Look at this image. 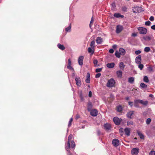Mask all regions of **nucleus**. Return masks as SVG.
Instances as JSON below:
<instances>
[{
  "label": "nucleus",
  "mask_w": 155,
  "mask_h": 155,
  "mask_svg": "<svg viewBox=\"0 0 155 155\" xmlns=\"http://www.w3.org/2000/svg\"><path fill=\"white\" fill-rule=\"evenodd\" d=\"M148 69L149 71H153V69L152 67L150 66L148 67Z\"/></svg>",
  "instance_id": "44"
},
{
  "label": "nucleus",
  "mask_w": 155,
  "mask_h": 155,
  "mask_svg": "<svg viewBox=\"0 0 155 155\" xmlns=\"http://www.w3.org/2000/svg\"><path fill=\"white\" fill-rule=\"evenodd\" d=\"M139 152V149L137 148H133L131 150L132 155H137Z\"/></svg>",
  "instance_id": "6"
},
{
  "label": "nucleus",
  "mask_w": 155,
  "mask_h": 155,
  "mask_svg": "<svg viewBox=\"0 0 155 155\" xmlns=\"http://www.w3.org/2000/svg\"><path fill=\"white\" fill-rule=\"evenodd\" d=\"M73 119L72 118H71L70 119V120L68 124V126L69 127H70L71 126V125L72 122L73 121Z\"/></svg>",
  "instance_id": "40"
},
{
  "label": "nucleus",
  "mask_w": 155,
  "mask_h": 155,
  "mask_svg": "<svg viewBox=\"0 0 155 155\" xmlns=\"http://www.w3.org/2000/svg\"><path fill=\"white\" fill-rule=\"evenodd\" d=\"M117 74L118 77H121L122 75V72L121 71H118L117 72Z\"/></svg>",
  "instance_id": "25"
},
{
  "label": "nucleus",
  "mask_w": 155,
  "mask_h": 155,
  "mask_svg": "<svg viewBox=\"0 0 155 155\" xmlns=\"http://www.w3.org/2000/svg\"><path fill=\"white\" fill-rule=\"evenodd\" d=\"M138 100L139 103L144 106H147L148 104V102L147 101H144L143 100L140 99H138Z\"/></svg>",
  "instance_id": "9"
},
{
  "label": "nucleus",
  "mask_w": 155,
  "mask_h": 155,
  "mask_svg": "<svg viewBox=\"0 0 155 155\" xmlns=\"http://www.w3.org/2000/svg\"><path fill=\"white\" fill-rule=\"evenodd\" d=\"M101 75V74L100 73H98L97 74L95 75V78H99Z\"/></svg>",
  "instance_id": "47"
},
{
  "label": "nucleus",
  "mask_w": 155,
  "mask_h": 155,
  "mask_svg": "<svg viewBox=\"0 0 155 155\" xmlns=\"http://www.w3.org/2000/svg\"><path fill=\"white\" fill-rule=\"evenodd\" d=\"M102 71V68H97L95 70V72L97 73L101 72Z\"/></svg>",
  "instance_id": "43"
},
{
  "label": "nucleus",
  "mask_w": 155,
  "mask_h": 155,
  "mask_svg": "<svg viewBox=\"0 0 155 155\" xmlns=\"http://www.w3.org/2000/svg\"><path fill=\"white\" fill-rule=\"evenodd\" d=\"M76 84L78 86H80L81 85V79L80 78H76L75 79Z\"/></svg>",
  "instance_id": "15"
},
{
  "label": "nucleus",
  "mask_w": 155,
  "mask_h": 155,
  "mask_svg": "<svg viewBox=\"0 0 155 155\" xmlns=\"http://www.w3.org/2000/svg\"><path fill=\"white\" fill-rule=\"evenodd\" d=\"M155 151H151L149 153V155H155Z\"/></svg>",
  "instance_id": "48"
},
{
  "label": "nucleus",
  "mask_w": 155,
  "mask_h": 155,
  "mask_svg": "<svg viewBox=\"0 0 155 155\" xmlns=\"http://www.w3.org/2000/svg\"><path fill=\"white\" fill-rule=\"evenodd\" d=\"M151 121V119L150 118H148L147 119L146 121V124L147 125H148L150 124V123Z\"/></svg>",
  "instance_id": "38"
},
{
  "label": "nucleus",
  "mask_w": 155,
  "mask_h": 155,
  "mask_svg": "<svg viewBox=\"0 0 155 155\" xmlns=\"http://www.w3.org/2000/svg\"><path fill=\"white\" fill-rule=\"evenodd\" d=\"M115 64L113 62L108 63L107 64L106 66L107 67L109 68H112L114 67Z\"/></svg>",
  "instance_id": "18"
},
{
  "label": "nucleus",
  "mask_w": 155,
  "mask_h": 155,
  "mask_svg": "<svg viewBox=\"0 0 155 155\" xmlns=\"http://www.w3.org/2000/svg\"><path fill=\"white\" fill-rule=\"evenodd\" d=\"M145 39L146 40H151V38L149 36H147L146 38H145Z\"/></svg>",
  "instance_id": "52"
},
{
  "label": "nucleus",
  "mask_w": 155,
  "mask_h": 155,
  "mask_svg": "<svg viewBox=\"0 0 155 155\" xmlns=\"http://www.w3.org/2000/svg\"><path fill=\"white\" fill-rule=\"evenodd\" d=\"M87 79L85 80V81L86 83H90V74L89 72H88L87 74Z\"/></svg>",
  "instance_id": "19"
},
{
  "label": "nucleus",
  "mask_w": 155,
  "mask_h": 155,
  "mask_svg": "<svg viewBox=\"0 0 155 155\" xmlns=\"http://www.w3.org/2000/svg\"><path fill=\"white\" fill-rule=\"evenodd\" d=\"M93 63L95 67H98L99 66V65L97 64L98 61L97 60L94 59L93 61Z\"/></svg>",
  "instance_id": "29"
},
{
  "label": "nucleus",
  "mask_w": 155,
  "mask_h": 155,
  "mask_svg": "<svg viewBox=\"0 0 155 155\" xmlns=\"http://www.w3.org/2000/svg\"><path fill=\"white\" fill-rule=\"evenodd\" d=\"M122 10L123 11L126 12L127 11V8L125 6L122 8Z\"/></svg>",
  "instance_id": "46"
},
{
  "label": "nucleus",
  "mask_w": 155,
  "mask_h": 155,
  "mask_svg": "<svg viewBox=\"0 0 155 155\" xmlns=\"http://www.w3.org/2000/svg\"><path fill=\"white\" fill-rule=\"evenodd\" d=\"M95 42L94 40L91 41L90 44V46L92 48H93L95 47L94 45Z\"/></svg>",
  "instance_id": "32"
},
{
  "label": "nucleus",
  "mask_w": 155,
  "mask_h": 155,
  "mask_svg": "<svg viewBox=\"0 0 155 155\" xmlns=\"http://www.w3.org/2000/svg\"><path fill=\"white\" fill-rule=\"evenodd\" d=\"M137 133L138 134V135L140 136V139H144V136L142 134V133H141L139 131H137Z\"/></svg>",
  "instance_id": "21"
},
{
  "label": "nucleus",
  "mask_w": 155,
  "mask_h": 155,
  "mask_svg": "<svg viewBox=\"0 0 155 155\" xmlns=\"http://www.w3.org/2000/svg\"><path fill=\"white\" fill-rule=\"evenodd\" d=\"M149 19L151 21H153L154 20V17L153 16H151L149 18Z\"/></svg>",
  "instance_id": "51"
},
{
  "label": "nucleus",
  "mask_w": 155,
  "mask_h": 155,
  "mask_svg": "<svg viewBox=\"0 0 155 155\" xmlns=\"http://www.w3.org/2000/svg\"><path fill=\"white\" fill-rule=\"evenodd\" d=\"M109 52L110 53H113L114 52V50L113 49H110L109 50Z\"/></svg>",
  "instance_id": "53"
},
{
  "label": "nucleus",
  "mask_w": 155,
  "mask_h": 155,
  "mask_svg": "<svg viewBox=\"0 0 155 155\" xmlns=\"http://www.w3.org/2000/svg\"><path fill=\"white\" fill-rule=\"evenodd\" d=\"M123 27L120 25H118L117 26L116 33L117 34L120 33L123 30Z\"/></svg>",
  "instance_id": "7"
},
{
  "label": "nucleus",
  "mask_w": 155,
  "mask_h": 155,
  "mask_svg": "<svg viewBox=\"0 0 155 155\" xmlns=\"http://www.w3.org/2000/svg\"><path fill=\"white\" fill-rule=\"evenodd\" d=\"M80 97L81 100L82 101H83L84 100V98H83V96L82 94H81L80 95Z\"/></svg>",
  "instance_id": "60"
},
{
  "label": "nucleus",
  "mask_w": 155,
  "mask_h": 155,
  "mask_svg": "<svg viewBox=\"0 0 155 155\" xmlns=\"http://www.w3.org/2000/svg\"><path fill=\"white\" fill-rule=\"evenodd\" d=\"M144 51L146 52H148L150 51V48L149 47H146L144 48Z\"/></svg>",
  "instance_id": "39"
},
{
  "label": "nucleus",
  "mask_w": 155,
  "mask_h": 155,
  "mask_svg": "<svg viewBox=\"0 0 155 155\" xmlns=\"http://www.w3.org/2000/svg\"><path fill=\"white\" fill-rule=\"evenodd\" d=\"M97 134L99 136L100 135L101 132L99 130H97Z\"/></svg>",
  "instance_id": "57"
},
{
  "label": "nucleus",
  "mask_w": 155,
  "mask_h": 155,
  "mask_svg": "<svg viewBox=\"0 0 155 155\" xmlns=\"http://www.w3.org/2000/svg\"><path fill=\"white\" fill-rule=\"evenodd\" d=\"M138 30L141 34H145L147 32V29L143 27H139L138 28Z\"/></svg>",
  "instance_id": "4"
},
{
  "label": "nucleus",
  "mask_w": 155,
  "mask_h": 155,
  "mask_svg": "<svg viewBox=\"0 0 155 155\" xmlns=\"http://www.w3.org/2000/svg\"><path fill=\"white\" fill-rule=\"evenodd\" d=\"M92 103L90 102L89 101L87 103V110L88 111H91L92 109Z\"/></svg>",
  "instance_id": "12"
},
{
  "label": "nucleus",
  "mask_w": 155,
  "mask_h": 155,
  "mask_svg": "<svg viewBox=\"0 0 155 155\" xmlns=\"http://www.w3.org/2000/svg\"><path fill=\"white\" fill-rule=\"evenodd\" d=\"M112 143L114 146L117 147L119 145V141L117 139H114L112 140Z\"/></svg>",
  "instance_id": "5"
},
{
  "label": "nucleus",
  "mask_w": 155,
  "mask_h": 155,
  "mask_svg": "<svg viewBox=\"0 0 155 155\" xmlns=\"http://www.w3.org/2000/svg\"><path fill=\"white\" fill-rule=\"evenodd\" d=\"M129 97H126V100H129Z\"/></svg>",
  "instance_id": "63"
},
{
  "label": "nucleus",
  "mask_w": 155,
  "mask_h": 155,
  "mask_svg": "<svg viewBox=\"0 0 155 155\" xmlns=\"http://www.w3.org/2000/svg\"><path fill=\"white\" fill-rule=\"evenodd\" d=\"M139 64L138 65V68L140 69L141 70L143 69L144 66L142 64Z\"/></svg>",
  "instance_id": "41"
},
{
  "label": "nucleus",
  "mask_w": 155,
  "mask_h": 155,
  "mask_svg": "<svg viewBox=\"0 0 155 155\" xmlns=\"http://www.w3.org/2000/svg\"><path fill=\"white\" fill-rule=\"evenodd\" d=\"M57 46L60 49L62 50H63L65 48L64 47L63 45H62L59 43L58 44Z\"/></svg>",
  "instance_id": "22"
},
{
  "label": "nucleus",
  "mask_w": 155,
  "mask_h": 155,
  "mask_svg": "<svg viewBox=\"0 0 155 155\" xmlns=\"http://www.w3.org/2000/svg\"><path fill=\"white\" fill-rule=\"evenodd\" d=\"M137 36V34L135 33H133L132 34V36L133 37H136Z\"/></svg>",
  "instance_id": "61"
},
{
  "label": "nucleus",
  "mask_w": 155,
  "mask_h": 155,
  "mask_svg": "<svg viewBox=\"0 0 155 155\" xmlns=\"http://www.w3.org/2000/svg\"><path fill=\"white\" fill-rule=\"evenodd\" d=\"M134 111H130L128 112L127 114V117L130 118H132L131 116L134 114Z\"/></svg>",
  "instance_id": "17"
},
{
  "label": "nucleus",
  "mask_w": 155,
  "mask_h": 155,
  "mask_svg": "<svg viewBox=\"0 0 155 155\" xmlns=\"http://www.w3.org/2000/svg\"><path fill=\"white\" fill-rule=\"evenodd\" d=\"M84 57L83 56H80L78 59V62L79 64L80 65H82L83 64V60Z\"/></svg>",
  "instance_id": "11"
},
{
  "label": "nucleus",
  "mask_w": 155,
  "mask_h": 155,
  "mask_svg": "<svg viewBox=\"0 0 155 155\" xmlns=\"http://www.w3.org/2000/svg\"><path fill=\"white\" fill-rule=\"evenodd\" d=\"M151 28L152 29L155 30V25H152V26H151Z\"/></svg>",
  "instance_id": "59"
},
{
  "label": "nucleus",
  "mask_w": 155,
  "mask_h": 155,
  "mask_svg": "<svg viewBox=\"0 0 155 155\" xmlns=\"http://www.w3.org/2000/svg\"><path fill=\"white\" fill-rule=\"evenodd\" d=\"M138 103H139L138 100H135L134 101V106L137 107H139V106L138 105Z\"/></svg>",
  "instance_id": "28"
},
{
  "label": "nucleus",
  "mask_w": 155,
  "mask_h": 155,
  "mask_svg": "<svg viewBox=\"0 0 155 155\" xmlns=\"http://www.w3.org/2000/svg\"><path fill=\"white\" fill-rule=\"evenodd\" d=\"M127 125H128V126H129L130 125H134V123L133 122V121H132L131 120L128 121L127 122Z\"/></svg>",
  "instance_id": "37"
},
{
  "label": "nucleus",
  "mask_w": 155,
  "mask_h": 155,
  "mask_svg": "<svg viewBox=\"0 0 155 155\" xmlns=\"http://www.w3.org/2000/svg\"><path fill=\"white\" fill-rule=\"evenodd\" d=\"M113 121L115 124L119 125L122 121V119L119 118L117 117H115L113 118Z\"/></svg>",
  "instance_id": "3"
},
{
  "label": "nucleus",
  "mask_w": 155,
  "mask_h": 155,
  "mask_svg": "<svg viewBox=\"0 0 155 155\" xmlns=\"http://www.w3.org/2000/svg\"><path fill=\"white\" fill-rule=\"evenodd\" d=\"M114 17H115L116 18H120V17H121V18H123L124 17L123 15H120L119 13H115L114 14Z\"/></svg>",
  "instance_id": "24"
},
{
  "label": "nucleus",
  "mask_w": 155,
  "mask_h": 155,
  "mask_svg": "<svg viewBox=\"0 0 155 155\" xmlns=\"http://www.w3.org/2000/svg\"><path fill=\"white\" fill-rule=\"evenodd\" d=\"M115 56L118 58H120V53L118 51H116L115 52Z\"/></svg>",
  "instance_id": "35"
},
{
  "label": "nucleus",
  "mask_w": 155,
  "mask_h": 155,
  "mask_svg": "<svg viewBox=\"0 0 155 155\" xmlns=\"http://www.w3.org/2000/svg\"><path fill=\"white\" fill-rule=\"evenodd\" d=\"M125 65H124V63L122 62H120L119 64L120 68L122 69L123 70L124 68Z\"/></svg>",
  "instance_id": "26"
},
{
  "label": "nucleus",
  "mask_w": 155,
  "mask_h": 155,
  "mask_svg": "<svg viewBox=\"0 0 155 155\" xmlns=\"http://www.w3.org/2000/svg\"><path fill=\"white\" fill-rule=\"evenodd\" d=\"M88 52L89 53H91V54H93L94 53V51L92 49V48L89 47L88 48Z\"/></svg>",
  "instance_id": "36"
},
{
  "label": "nucleus",
  "mask_w": 155,
  "mask_h": 155,
  "mask_svg": "<svg viewBox=\"0 0 155 155\" xmlns=\"http://www.w3.org/2000/svg\"><path fill=\"white\" fill-rule=\"evenodd\" d=\"M95 41L97 44H101L103 42V39L101 37H99L96 38Z\"/></svg>",
  "instance_id": "8"
},
{
  "label": "nucleus",
  "mask_w": 155,
  "mask_h": 155,
  "mask_svg": "<svg viewBox=\"0 0 155 155\" xmlns=\"http://www.w3.org/2000/svg\"><path fill=\"white\" fill-rule=\"evenodd\" d=\"M80 116L79 114H77L76 116L75 119L76 120L78 119V118H80Z\"/></svg>",
  "instance_id": "56"
},
{
  "label": "nucleus",
  "mask_w": 155,
  "mask_h": 155,
  "mask_svg": "<svg viewBox=\"0 0 155 155\" xmlns=\"http://www.w3.org/2000/svg\"><path fill=\"white\" fill-rule=\"evenodd\" d=\"M72 137L73 135L71 134H70L68 137V142L67 145L66 146H67L66 148L67 149H68L70 146H71V149H73V150L75 148V143L74 141L72 140Z\"/></svg>",
  "instance_id": "1"
},
{
  "label": "nucleus",
  "mask_w": 155,
  "mask_h": 155,
  "mask_svg": "<svg viewBox=\"0 0 155 155\" xmlns=\"http://www.w3.org/2000/svg\"><path fill=\"white\" fill-rule=\"evenodd\" d=\"M143 80L144 82L146 83H148L149 81L148 78L147 76H145L144 77Z\"/></svg>",
  "instance_id": "34"
},
{
  "label": "nucleus",
  "mask_w": 155,
  "mask_h": 155,
  "mask_svg": "<svg viewBox=\"0 0 155 155\" xmlns=\"http://www.w3.org/2000/svg\"><path fill=\"white\" fill-rule=\"evenodd\" d=\"M71 24H70V25H69V26L66 28H65V31L68 32H70L71 31Z\"/></svg>",
  "instance_id": "33"
},
{
  "label": "nucleus",
  "mask_w": 155,
  "mask_h": 155,
  "mask_svg": "<svg viewBox=\"0 0 155 155\" xmlns=\"http://www.w3.org/2000/svg\"><path fill=\"white\" fill-rule=\"evenodd\" d=\"M149 97H153V96L152 94H150L149 95Z\"/></svg>",
  "instance_id": "62"
},
{
  "label": "nucleus",
  "mask_w": 155,
  "mask_h": 155,
  "mask_svg": "<svg viewBox=\"0 0 155 155\" xmlns=\"http://www.w3.org/2000/svg\"><path fill=\"white\" fill-rule=\"evenodd\" d=\"M94 21V19L93 17H92L91 18V20L90 21V23L89 25L90 27L91 28V24L92 23H93V22Z\"/></svg>",
  "instance_id": "49"
},
{
  "label": "nucleus",
  "mask_w": 155,
  "mask_h": 155,
  "mask_svg": "<svg viewBox=\"0 0 155 155\" xmlns=\"http://www.w3.org/2000/svg\"><path fill=\"white\" fill-rule=\"evenodd\" d=\"M140 87L141 88L146 89L147 88V85L144 83H142L140 84Z\"/></svg>",
  "instance_id": "27"
},
{
  "label": "nucleus",
  "mask_w": 155,
  "mask_h": 155,
  "mask_svg": "<svg viewBox=\"0 0 155 155\" xmlns=\"http://www.w3.org/2000/svg\"><path fill=\"white\" fill-rule=\"evenodd\" d=\"M141 52V51L140 50L136 51H135V53L137 55L139 54Z\"/></svg>",
  "instance_id": "50"
},
{
  "label": "nucleus",
  "mask_w": 155,
  "mask_h": 155,
  "mask_svg": "<svg viewBox=\"0 0 155 155\" xmlns=\"http://www.w3.org/2000/svg\"><path fill=\"white\" fill-rule=\"evenodd\" d=\"M151 22L150 21H146L145 24L146 25L149 26L150 25V24H151Z\"/></svg>",
  "instance_id": "42"
},
{
  "label": "nucleus",
  "mask_w": 155,
  "mask_h": 155,
  "mask_svg": "<svg viewBox=\"0 0 155 155\" xmlns=\"http://www.w3.org/2000/svg\"><path fill=\"white\" fill-rule=\"evenodd\" d=\"M104 127L105 130H108L110 129L111 126L110 124L106 123L104 125Z\"/></svg>",
  "instance_id": "16"
},
{
  "label": "nucleus",
  "mask_w": 155,
  "mask_h": 155,
  "mask_svg": "<svg viewBox=\"0 0 155 155\" xmlns=\"http://www.w3.org/2000/svg\"><path fill=\"white\" fill-rule=\"evenodd\" d=\"M67 68H68V69H70V70H72L73 71H74V68L72 67L71 66V65H68Z\"/></svg>",
  "instance_id": "45"
},
{
  "label": "nucleus",
  "mask_w": 155,
  "mask_h": 155,
  "mask_svg": "<svg viewBox=\"0 0 155 155\" xmlns=\"http://www.w3.org/2000/svg\"><path fill=\"white\" fill-rule=\"evenodd\" d=\"M88 96L89 97H92V93L91 91H89Z\"/></svg>",
  "instance_id": "55"
},
{
  "label": "nucleus",
  "mask_w": 155,
  "mask_h": 155,
  "mask_svg": "<svg viewBox=\"0 0 155 155\" xmlns=\"http://www.w3.org/2000/svg\"><path fill=\"white\" fill-rule=\"evenodd\" d=\"M141 56L140 55H139L135 59L136 63L137 64H140L141 63Z\"/></svg>",
  "instance_id": "13"
},
{
  "label": "nucleus",
  "mask_w": 155,
  "mask_h": 155,
  "mask_svg": "<svg viewBox=\"0 0 155 155\" xmlns=\"http://www.w3.org/2000/svg\"><path fill=\"white\" fill-rule=\"evenodd\" d=\"M91 114L93 116H96L97 115V111L96 110H92L91 112Z\"/></svg>",
  "instance_id": "14"
},
{
  "label": "nucleus",
  "mask_w": 155,
  "mask_h": 155,
  "mask_svg": "<svg viewBox=\"0 0 155 155\" xmlns=\"http://www.w3.org/2000/svg\"><path fill=\"white\" fill-rule=\"evenodd\" d=\"M133 103L132 102L129 101L128 102V104L131 107H132L133 105Z\"/></svg>",
  "instance_id": "54"
},
{
  "label": "nucleus",
  "mask_w": 155,
  "mask_h": 155,
  "mask_svg": "<svg viewBox=\"0 0 155 155\" xmlns=\"http://www.w3.org/2000/svg\"><path fill=\"white\" fill-rule=\"evenodd\" d=\"M115 83V81L113 79H111L109 80L107 83V86L109 87H113Z\"/></svg>",
  "instance_id": "2"
},
{
  "label": "nucleus",
  "mask_w": 155,
  "mask_h": 155,
  "mask_svg": "<svg viewBox=\"0 0 155 155\" xmlns=\"http://www.w3.org/2000/svg\"><path fill=\"white\" fill-rule=\"evenodd\" d=\"M124 131L125 135L127 136H129L130 134V128H126L124 129Z\"/></svg>",
  "instance_id": "10"
},
{
  "label": "nucleus",
  "mask_w": 155,
  "mask_h": 155,
  "mask_svg": "<svg viewBox=\"0 0 155 155\" xmlns=\"http://www.w3.org/2000/svg\"><path fill=\"white\" fill-rule=\"evenodd\" d=\"M117 111L118 112H121L122 110V107L120 105L118 106L117 107Z\"/></svg>",
  "instance_id": "31"
},
{
  "label": "nucleus",
  "mask_w": 155,
  "mask_h": 155,
  "mask_svg": "<svg viewBox=\"0 0 155 155\" xmlns=\"http://www.w3.org/2000/svg\"><path fill=\"white\" fill-rule=\"evenodd\" d=\"M133 12L134 13H136V12L135 11H133Z\"/></svg>",
  "instance_id": "64"
},
{
  "label": "nucleus",
  "mask_w": 155,
  "mask_h": 155,
  "mask_svg": "<svg viewBox=\"0 0 155 155\" xmlns=\"http://www.w3.org/2000/svg\"><path fill=\"white\" fill-rule=\"evenodd\" d=\"M68 65H71V61L70 59H68Z\"/></svg>",
  "instance_id": "58"
},
{
  "label": "nucleus",
  "mask_w": 155,
  "mask_h": 155,
  "mask_svg": "<svg viewBox=\"0 0 155 155\" xmlns=\"http://www.w3.org/2000/svg\"><path fill=\"white\" fill-rule=\"evenodd\" d=\"M66 148H67V146H65V149L68 152V153L67 154L68 155H72L70 151V149L71 148V146H70L69 147L68 149H67Z\"/></svg>",
  "instance_id": "30"
},
{
  "label": "nucleus",
  "mask_w": 155,
  "mask_h": 155,
  "mask_svg": "<svg viewBox=\"0 0 155 155\" xmlns=\"http://www.w3.org/2000/svg\"><path fill=\"white\" fill-rule=\"evenodd\" d=\"M134 81V78L133 77L129 78L128 79V81L131 84H133Z\"/></svg>",
  "instance_id": "23"
},
{
  "label": "nucleus",
  "mask_w": 155,
  "mask_h": 155,
  "mask_svg": "<svg viewBox=\"0 0 155 155\" xmlns=\"http://www.w3.org/2000/svg\"><path fill=\"white\" fill-rule=\"evenodd\" d=\"M119 51L120 54L122 55H124L125 54V50L122 48H120Z\"/></svg>",
  "instance_id": "20"
}]
</instances>
